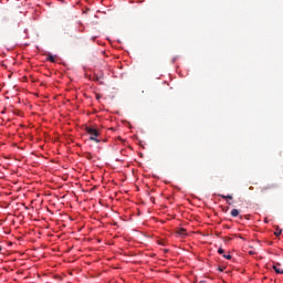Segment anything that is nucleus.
<instances>
[{
  "instance_id": "nucleus-9",
  "label": "nucleus",
  "mask_w": 283,
  "mask_h": 283,
  "mask_svg": "<svg viewBox=\"0 0 283 283\" xmlns=\"http://www.w3.org/2000/svg\"><path fill=\"white\" fill-rule=\"evenodd\" d=\"M218 253H219L220 255H222V253H224V249L219 248Z\"/></svg>"
},
{
  "instance_id": "nucleus-2",
  "label": "nucleus",
  "mask_w": 283,
  "mask_h": 283,
  "mask_svg": "<svg viewBox=\"0 0 283 283\" xmlns=\"http://www.w3.org/2000/svg\"><path fill=\"white\" fill-rule=\"evenodd\" d=\"M280 266H281L280 264H276V265H273V269H274L275 273L283 275V269Z\"/></svg>"
},
{
  "instance_id": "nucleus-12",
  "label": "nucleus",
  "mask_w": 283,
  "mask_h": 283,
  "mask_svg": "<svg viewBox=\"0 0 283 283\" xmlns=\"http://www.w3.org/2000/svg\"><path fill=\"white\" fill-rule=\"evenodd\" d=\"M249 253H250V255H253V251H250Z\"/></svg>"
},
{
  "instance_id": "nucleus-6",
  "label": "nucleus",
  "mask_w": 283,
  "mask_h": 283,
  "mask_svg": "<svg viewBox=\"0 0 283 283\" xmlns=\"http://www.w3.org/2000/svg\"><path fill=\"white\" fill-rule=\"evenodd\" d=\"M274 235L276 237L282 235V229L277 228L274 232Z\"/></svg>"
},
{
  "instance_id": "nucleus-4",
  "label": "nucleus",
  "mask_w": 283,
  "mask_h": 283,
  "mask_svg": "<svg viewBox=\"0 0 283 283\" xmlns=\"http://www.w3.org/2000/svg\"><path fill=\"white\" fill-rule=\"evenodd\" d=\"M178 235H186L187 234V230L181 228L177 231Z\"/></svg>"
},
{
  "instance_id": "nucleus-8",
  "label": "nucleus",
  "mask_w": 283,
  "mask_h": 283,
  "mask_svg": "<svg viewBox=\"0 0 283 283\" xmlns=\"http://www.w3.org/2000/svg\"><path fill=\"white\" fill-rule=\"evenodd\" d=\"M223 258H224L226 260H231V254H223Z\"/></svg>"
},
{
  "instance_id": "nucleus-7",
  "label": "nucleus",
  "mask_w": 283,
  "mask_h": 283,
  "mask_svg": "<svg viewBox=\"0 0 283 283\" xmlns=\"http://www.w3.org/2000/svg\"><path fill=\"white\" fill-rule=\"evenodd\" d=\"M48 61H50L51 63H54L55 60H54L53 55H49Z\"/></svg>"
},
{
  "instance_id": "nucleus-5",
  "label": "nucleus",
  "mask_w": 283,
  "mask_h": 283,
  "mask_svg": "<svg viewBox=\"0 0 283 283\" xmlns=\"http://www.w3.org/2000/svg\"><path fill=\"white\" fill-rule=\"evenodd\" d=\"M220 197L223 198V200H233V196L231 195H228V196L220 195Z\"/></svg>"
},
{
  "instance_id": "nucleus-3",
  "label": "nucleus",
  "mask_w": 283,
  "mask_h": 283,
  "mask_svg": "<svg viewBox=\"0 0 283 283\" xmlns=\"http://www.w3.org/2000/svg\"><path fill=\"white\" fill-rule=\"evenodd\" d=\"M231 216H232V218H238V217L240 216V210H238V209H232Z\"/></svg>"
},
{
  "instance_id": "nucleus-13",
  "label": "nucleus",
  "mask_w": 283,
  "mask_h": 283,
  "mask_svg": "<svg viewBox=\"0 0 283 283\" xmlns=\"http://www.w3.org/2000/svg\"><path fill=\"white\" fill-rule=\"evenodd\" d=\"M199 283H205V281H200Z\"/></svg>"
},
{
  "instance_id": "nucleus-10",
  "label": "nucleus",
  "mask_w": 283,
  "mask_h": 283,
  "mask_svg": "<svg viewBox=\"0 0 283 283\" xmlns=\"http://www.w3.org/2000/svg\"><path fill=\"white\" fill-rule=\"evenodd\" d=\"M266 189H273V187H272V186H270V187H264V188H262V191L264 192V191H266Z\"/></svg>"
},
{
  "instance_id": "nucleus-11",
  "label": "nucleus",
  "mask_w": 283,
  "mask_h": 283,
  "mask_svg": "<svg viewBox=\"0 0 283 283\" xmlns=\"http://www.w3.org/2000/svg\"><path fill=\"white\" fill-rule=\"evenodd\" d=\"M218 270L221 271V272L224 271V269H222V268H219Z\"/></svg>"
},
{
  "instance_id": "nucleus-14",
  "label": "nucleus",
  "mask_w": 283,
  "mask_h": 283,
  "mask_svg": "<svg viewBox=\"0 0 283 283\" xmlns=\"http://www.w3.org/2000/svg\"><path fill=\"white\" fill-rule=\"evenodd\" d=\"M228 205H231V202L228 201Z\"/></svg>"
},
{
  "instance_id": "nucleus-1",
  "label": "nucleus",
  "mask_w": 283,
  "mask_h": 283,
  "mask_svg": "<svg viewBox=\"0 0 283 283\" xmlns=\"http://www.w3.org/2000/svg\"><path fill=\"white\" fill-rule=\"evenodd\" d=\"M85 132L91 135L90 140H93L94 143H101V139H98V137L101 136V132H98V129L87 126L85 128Z\"/></svg>"
}]
</instances>
